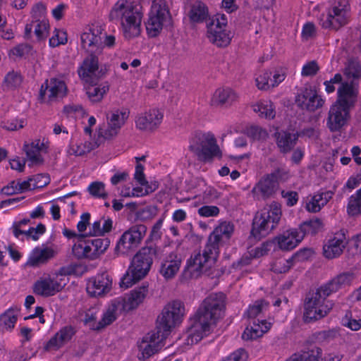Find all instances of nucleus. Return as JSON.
<instances>
[{"label": "nucleus", "instance_id": "obj_1", "mask_svg": "<svg viewBox=\"0 0 361 361\" xmlns=\"http://www.w3.org/2000/svg\"><path fill=\"white\" fill-rule=\"evenodd\" d=\"M226 308V297L221 293H212L202 302L194 322L187 331L185 342L192 345L208 335L216 322L223 317Z\"/></svg>", "mask_w": 361, "mask_h": 361}, {"label": "nucleus", "instance_id": "obj_2", "mask_svg": "<svg viewBox=\"0 0 361 361\" xmlns=\"http://www.w3.org/2000/svg\"><path fill=\"white\" fill-rule=\"evenodd\" d=\"M109 18L120 25L121 32L126 39H131L140 35L143 13L134 2L118 0L111 7Z\"/></svg>", "mask_w": 361, "mask_h": 361}, {"label": "nucleus", "instance_id": "obj_3", "mask_svg": "<svg viewBox=\"0 0 361 361\" xmlns=\"http://www.w3.org/2000/svg\"><path fill=\"white\" fill-rule=\"evenodd\" d=\"M337 94V100L331 106L326 121V126L331 132L339 131L348 124L357 92L353 84L343 82L339 86Z\"/></svg>", "mask_w": 361, "mask_h": 361}, {"label": "nucleus", "instance_id": "obj_4", "mask_svg": "<svg viewBox=\"0 0 361 361\" xmlns=\"http://www.w3.org/2000/svg\"><path fill=\"white\" fill-rule=\"evenodd\" d=\"M219 251L214 247L206 244L202 252L190 256L183 270L185 279H197L202 274H210L216 267Z\"/></svg>", "mask_w": 361, "mask_h": 361}, {"label": "nucleus", "instance_id": "obj_5", "mask_svg": "<svg viewBox=\"0 0 361 361\" xmlns=\"http://www.w3.org/2000/svg\"><path fill=\"white\" fill-rule=\"evenodd\" d=\"M152 264V257L149 250L142 249L133 258L130 266L121 278L120 286L127 289L138 281L143 279L149 272Z\"/></svg>", "mask_w": 361, "mask_h": 361}, {"label": "nucleus", "instance_id": "obj_6", "mask_svg": "<svg viewBox=\"0 0 361 361\" xmlns=\"http://www.w3.org/2000/svg\"><path fill=\"white\" fill-rule=\"evenodd\" d=\"M281 214V205L277 202H273L267 208H264L255 216L252 235L259 238L268 235L278 225Z\"/></svg>", "mask_w": 361, "mask_h": 361}, {"label": "nucleus", "instance_id": "obj_7", "mask_svg": "<svg viewBox=\"0 0 361 361\" xmlns=\"http://www.w3.org/2000/svg\"><path fill=\"white\" fill-rule=\"evenodd\" d=\"M350 17V6L348 0H334L326 13L319 18V24L324 29L338 30L345 25Z\"/></svg>", "mask_w": 361, "mask_h": 361}, {"label": "nucleus", "instance_id": "obj_8", "mask_svg": "<svg viewBox=\"0 0 361 361\" xmlns=\"http://www.w3.org/2000/svg\"><path fill=\"white\" fill-rule=\"evenodd\" d=\"M185 313V307L181 302L175 300L169 302L157 319L156 331L162 337L167 338L171 331L182 322Z\"/></svg>", "mask_w": 361, "mask_h": 361}, {"label": "nucleus", "instance_id": "obj_9", "mask_svg": "<svg viewBox=\"0 0 361 361\" xmlns=\"http://www.w3.org/2000/svg\"><path fill=\"white\" fill-rule=\"evenodd\" d=\"M328 296L320 287L306 299L304 311L306 322L320 319L329 314L333 307V302L326 299Z\"/></svg>", "mask_w": 361, "mask_h": 361}, {"label": "nucleus", "instance_id": "obj_10", "mask_svg": "<svg viewBox=\"0 0 361 361\" xmlns=\"http://www.w3.org/2000/svg\"><path fill=\"white\" fill-rule=\"evenodd\" d=\"M170 19V12L166 1L153 0L145 24L148 35L151 37H157L169 23Z\"/></svg>", "mask_w": 361, "mask_h": 361}, {"label": "nucleus", "instance_id": "obj_11", "mask_svg": "<svg viewBox=\"0 0 361 361\" xmlns=\"http://www.w3.org/2000/svg\"><path fill=\"white\" fill-rule=\"evenodd\" d=\"M190 149L204 162H210L215 157H221V152L211 133L198 134L190 141Z\"/></svg>", "mask_w": 361, "mask_h": 361}, {"label": "nucleus", "instance_id": "obj_12", "mask_svg": "<svg viewBox=\"0 0 361 361\" xmlns=\"http://www.w3.org/2000/svg\"><path fill=\"white\" fill-rule=\"evenodd\" d=\"M68 282V277L59 270L40 277L33 285V292L42 297H50L61 292Z\"/></svg>", "mask_w": 361, "mask_h": 361}, {"label": "nucleus", "instance_id": "obj_13", "mask_svg": "<svg viewBox=\"0 0 361 361\" xmlns=\"http://www.w3.org/2000/svg\"><path fill=\"white\" fill-rule=\"evenodd\" d=\"M147 233L142 224L134 225L126 230L118 240L115 250L117 255H128L135 250Z\"/></svg>", "mask_w": 361, "mask_h": 361}, {"label": "nucleus", "instance_id": "obj_14", "mask_svg": "<svg viewBox=\"0 0 361 361\" xmlns=\"http://www.w3.org/2000/svg\"><path fill=\"white\" fill-rule=\"evenodd\" d=\"M104 26L96 22L85 27L80 35L82 48L90 54H99L103 50Z\"/></svg>", "mask_w": 361, "mask_h": 361}, {"label": "nucleus", "instance_id": "obj_15", "mask_svg": "<svg viewBox=\"0 0 361 361\" xmlns=\"http://www.w3.org/2000/svg\"><path fill=\"white\" fill-rule=\"evenodd\" d=\"M285 173L284 169H278L262 177L252 189L253 197L258 200L271 197L278 189L279 181L284 180Z\"/></svg>", "mask_w": 361, "mask_h": 361}, {"label": "nucleus", "instance_id": "obj_16", "mask_svg": "<svg viewBox=\"0 0 361 361\" xmlns=\"http://www.w3.org/2000/svg\"><path fill=\"white\" fill-rule=\"evenodd\" d=\"M108 245L103 239H85L80 237L73 244L72 252L78 259H94L97 258L106 250Z\"/></svg>", "mask_w": 361, "mask_h": 361}, {"label": "nucleus", "instance_id": "obj_17", "mask_svg": "<svg viewBox=\"0 0 361 361\" xmlns=\"http://www.w3.org/2000/svg\"><path fill=\"white\" fill-rule=\"evenodd\" d=\"M286 77L284 67H272L259 71L255 77L256 86L259 90H268L277 87Z\"/></svg>", "mask_w": 361, "mask_h": 361}, {"label": "nucleus", "instance_id": "obj_18", "mask_svg": "<svg viewBox=\"0 0 361 361\" xmlns=\"http://www.w3.org/2000/svg\"><path fill=\"white\" fill-rule=\"evenodd\" d=\"M348 244L345 231L339 230L328 236L323 245V255L325 258L332 259L339 257Z\"/></svg>", "mask_w": 361, "mask_h": 361}, {"label": "nucleus", "instance_id": "obj_19", "mask_svg": "<svg viewBox=\"0 0 361 361\" xmlns=\"http://www.w3.org/2000/svg\"><path fill=\"white\" fill-rule=\"evenodd\" d=\"M67 86L64 80L59 78H52L47 80L40 89L39 97L43 102H51L65 97Z\"/></svg>", "mask_w": 361, "mask_h": 361}, {"label": "nucleus", "instance_id": "obj_20", "mask_svg": "<svg viewBox=\"0 0 361 361\" xmlns=\"http://www.w3.org/2000/svg\"><path fill=\"white\" fill-rule=\"evenodd\" d=\"M58 253L56 246L42 244L34 247L28 255L26 266L39 267L46 264Z\"/></svg>", "mask_w": 361, "mask_h": 361}, {"label": "nucleus", "instance_id": "obj_21", "mask_svg": "<svg viewBox=\"0 0 361 361\" xmlns=\"http://www.w3.org/2000/svg\"><path fill=\"white\" fill-rule=\"evenodd\" d=\"M157 331H151L145 335L139 345L138 358L147 360L157 353L164 345V341L166 338Z\"/></svg>", "mask_w": 361, "mask_h": 361}, {"label": "nucleus", "instance_id": "obj_22", "mask_svg": "<svg viewBox=\"0 0 361 361\" xmlns=\"http://www.w3.org/2000/svg\"><path fill=\"white\" fill-rule=\"evenodd\" d=\"M296 104L302 109L314 111L321 108L324 100L313 87H306L300 90L295 97Z\"/></svg>", "mask_w": 361, "mask_h": 361}, {"label": "nucleus", "instance_id": "obj_23", "mask_svg": "<svg viewBox=\"0 0 361 361\" xmlns=\"http://www.w3.org/2000/svg\"><path fill=\"white\" fill-rule=\"evenodd\" d=\"M148 285L142 284L123 296L115 299L119 301V305L123 312H129L135 310L144 302L148 294Z\"/></svg>", "mask_w": 361, "mask_h": 361}, {"label": "nucleus", "instance_id": "obj_24", "mask_svg": "<svg viewBox=\"0 0 361 361\" xmlns=\"http://www.w3.org/2000/svg\"><path fill=\"white\" fill-rule=\"evenodd\" d=\"M234 231L235 226L232 222L221 221L209 235L207 243L219 251V247L231 239Z\"/></svg>", "mask_w": 361, "mask_h": 361}, {"label": "nucleus", "instance_id": "obj_25", "mask_svg": "<svg viewBox=\"0 0 361 361\" xmlns=\"http://www.w3.org/2000/svg\"><path fill=\"white\" fill-rule=\"evenodd\" d=\"M164 118L163 112L158 109L138 114L135 122L136 128L143 131H153L159 127Z\"/></svg>", "mask_w": 361, "mask_h": 361}, {"label": "nucleus", "instance_id": "obj_26", "mask_svg": "<svg viewBox=\"0 0 361 361\" xmlns=\"http://www.w3.org/2000/svg\"><path fill=\"white\" fill-rule=\"evenodd\" d=\"M303 240V234L298 228H288L279 233L274 243L279 249L290 251L295 249Z\"/></svg>", "mask_w": 361, "mask_h": 361}, {"label": "nucleus", "instance_id": "obj_27", "mask_svg": "<svg viewBox=\"0 0 361 361\" xmlns=\"http://www.w3.org/2000/svg\"><path fill=\"white\" fill-rule=\"evenodd\" d=\"M96 54H90L82 63L78 69L80 78L87 83L93 82L100 78L99 61Z\"/></svg>", "mask_w": 361, "mask_h": 361}, {"label": "nucleus", "instance_id": "obj_28", "mask_svg": "<svg viewBox=\"0 0 361 361\" xmlns=\"http://www.w3.org/2000/svg\"><path fill=\"white\" fill-rule=\"evenodd\" d=\"M112 285V280L106 273L98 274L87 282V292L94 297L101 296L108 293Z\"/></svg>", "mask_w": 361, "mask_h": 361}, {"label": "nucleus", "instance_id": "obj_29", "mask_svg": "<svg viewBox=\"0 0 361 361\" xmlns=\"http://www.w3.org/2000/svg\"><path fill=\"white\" fill-rule=\"evenodd\" d=\"M75 334L71 326H64L58 331L48 341L44 343L43 349L47 352H55L66 345Z\"/></svg>", "mask_w": 361, "mask_h": 361}, {"label": "nucleus", "instance_id": "obj_30", "mask_svg": "<svg viewBox=\"0 0 361 361\" xmlns=\"http://www.w3.org/2000/svg\"><path fill=\"white\" fill-rule=\"evenodd\" d=\"M181 262L180 257L175 252L166 255L161 259L159 272L164 279L171 280L178 272Z\"/></svg>", "mask_w": 361, "mask_h": 361}, {"label": "nucleus", "instance_id": "obj_31", "mask_svg": "<svg viewBox=\"0 0 361 361\" xmlns=\"http://www.w3.org/2000/svg\"><path fill=\"white\" fill-rule=\"evenodd\" d=\"M355 279V275L350 271L343 272L334 277L330 282L321 286L325 295H331L340 289L350 286Z\"/></svg>", "mask_w": 361, "mask_h": 361}, {"label": "nucleus", "instance_id": "obj_32", "mask_svg": "<svg viewBox=\"0 0 361 361\" xmlns=\"http://www.w3.org/2000/svg\"><path fill=\"white\" fill-rule=\"evenodd\" d=\"M237 93L229 87L218 88L214 92L210 104L213 106L228 107L237 101Z\"/></svg>", "mask_w": 361, "mask_h": 361}, {"label": "nucleus", "instance_id": "obj_33", "mask_svg": "<svg viewBox=\"0 0 361 361\" xmlns=\"http://www.w3.org/2000/svg\"><path fill=\"white\" fill-rule=\"evenodd\" d=\"M331 197L332 192L330 191L309 195L303 200L304 207L309 212L317 213L327 204Z\"/></svg>", "mask_w": 361, "mask_h": 361}, {"label": "nucleus", "instance_id": "obj_34", "mask_svg": "<svg viewBox=\"0 0 361 361\" xmlns=\"http://www.w3.org/2000/svg\"><path fill=\"white\" fill-rule=\"evenodd\" d=\"M271 327V323L266 320H255L252 325L247 326L243 333L244 340H254L263 336Z\"/></svg>", "mask_w": 361, "mask_h": 361}, {"label": "nucleus", "instance_id": "obj_35", "mask_svg": "<svg viewBox=\"0 0 361 361\" xmlns=\"http://www.w3.org/2000/svg\"><path fill=\"white\" fill-rule=\"evenodd\" d=\"M122 312L123 310L119 305V301L115 298L112 300L106 306L102 319L99 321V330L112 324Z\"/></svg>", "mask_w": 361, "mask_h": 361}, {"label": "nucleus", "instance_id": "obj_36", "mask_svg": "<svg viewBox=\"0 0 361 361\" xmlns=\"http://www.w3.org/2000/svg\"><path fill=\"white\" fill-rule=\"evenodd\" d=\"M322 350L312 344L304 347L300 351L293 354L290 361H318L322 359Z\"/></svg>", "mask_w": 361, "mask_h": 361}, {"label": "nucleus", "instance_id": "obj_37", "mask_svg": "<svg viewBox=\"0 0 361 361\" xmlns=\"http://www.w3.org/2000/svg\"><path fill=\"white\" fill-rule=\"evenodd\" d=\"M207 37L209 42L218 47H226L231 41L232 33L228 29L207 30Z\"/></svg>", "mask_w": 361, "mask_h": 361}, {"label": "nucleus", "instance_id": "obj_38", "mask_svg": "<svg viewBox=\"0 0 361 361\" xmlns=\"http://www.w3.org/2000/svg\"><path fill=\"white\" fill-rule=\"evenodd\" d=\"M298 135L287 131H280L276 134V144L282 152H288L296 143Z\"/></svg>", "mask_w": 361, "mask_h": 361}, {"label": "nucleus", "instance_id": "obj_39", "mask_svg": "<svg viewBox=\"0 0 361 361\" xmlns=\"http://www.w3.org/2000/svg\"><path fill=\"white\" fill-rule=\"evenodd\" d=\"M45 149V145L39 140L32 142L30 145H25L27 157L32 164H41L43 161L42 152Z\"/></svg>", "mask_w": 361, "mask_h": 361}, {"label": "nucleus", "instance_id": "obj_40", "mask_svg": "<svg viewBox=\"0 0 361 361\" xmlns=\"http://www.w3.org/2000/svg\"><path fill=\"white\" fill-rule=\"evenodd\" d=\"M99 140H78L70 146V153L75 156H82L99 146Z\"/></svg>", "mask_w": 361, "mask_h": 361}, {"label": "nucleus", "instance_id": "obj_41", "mask_svg": "<svg viewBox=\"0 0 361 361\" xmlns=\"http://www.w3.org/2000/svg\"><path fill=\"white\" fill-rule=\"evenodd\" d=\"M130 115V111L126 108H116L111 110L106 115V121L111 122L119 129L126 124Z\"/></svg>", "mask_w": 361, "mask_h": 361}, {"label": "nucleus", "instance_id": "obj_42", "mask_svg": "<svg viewBox=\"0 0 361 361\" xmlns=\"http://www.w3.org/2000/svg\"><path fill=\"white\" fill-rule=\"evenodd\" d=\"M252 109L262 118L273 119L275 117V107L270 100L262 99L253 104Z\"/></svg>", "mask_w": 361, "mask_h": 361}, {"label": "nucleus", "instance_id": "obj_43", "mask_svg": "<svg viewBox=\"0 0 361 361\" xmlns=\"http://www.w3.org/2000/svg\"><path fill=\"white\" fill-rule=\"evenodd\" d=\"M113 221L109 218H102L98 221H95L91 226H90L88 234L92 236L104 235L110 232L112 229Z\"/></svg>", "mask_w": 361, "mask_h": 361}, {"label": "nucleus", "instance_id": "obj_44", "mask_svg": "<svg viewBox=\"0 0 361 361\" xmlns=\"http://www.w3.org/2000/svg\"><path fill=\"white\" fill-rule=\"evenodd\" d=\"M344 75L346 80L343 82L353 84L358 92L355 80L361 78V66L360 63L355 61H349L344 69Z\"/></svg>", "mask_w": 361, "mask_h": 361}, {"label": "nucleus", "instance_id": "obj_45", "mask_svg": "<svg viewBox=\"0 0 361 361\" xmlns=\"http://www.w3.org/2000/svg\"><path fill=\"white\" fill-rule=\"evenodd\" d=\"M116 126L108 121L106 125L100 126L97 130L98 140L111 141L114 140L121 131V129Z\"/></svg>", "mask_w": 361, "mask_h": 361}, {"label": "nucleus", "instance_id": "obj_46", "mask_svg": "<svg viewBox=\"0 0 361 361\" xmlns=\"http://www.w3.org/2000/svg\"><path fill=\"white\" fill-rule=\"evenodd\" d=\"M188 16L191 21L201 23L207 18L208 9L203 2L197 1L191 6Z\"/></svg>", "mask_w": 361, "mask_h": 361}, {"label": "nucleus", "instance_id": "obj_47", "mask_svg": "<svg viewBox=\"0 0 361 361\" xmlns=\"http://www.w3.org/2000/svg\"><path fill=\"white\" fill-rule=\"evenodd\" d=\"M109 86L107 83L90 85L87 87V94L92 102H101L104 95L109 92Z\"/></svg>", "mask_w": 361, "mask_h": 361}, {"label": "nucleus", "instance_id": "obj_48", "mask_svg": "<svg viewBox=\"0 0 361 361\" xmlns=\"http://www.w3.org/2000/svg\"><path fill=\"white\" fill-rule=\"evenodd\" d=\"M19 310L18 308H10L0 316V329L8 331L12 329L16 322Z\"/></svg>", "mask_w": 361, "mask_h": 361}, {"label": "nucleus", "instance_id": "obj_49", "mask_svg": "<svg viewBox=\"0 0 361 361\" xmlns=\"http://www.w3.org/2000/svg\"><path fill=\"white\" fill-rule=\"evenodd\" d=\"M99 313V308L92 307L84 311L80 314L81 319L84 324L92 330H99V322L97 321V316Z\"/></svg>", "mask_w": 361, "mask_h": 361}, {"label": "nucleus", "instance_id": "obj_50", "mask_svg": "<svg viewBox=\"0 0 361 361\" xmlns=\"http://www.w3.org/2000/svg\"><path fill=\"white\" fill-rule=\"evenodd\" d=\"M324 226L323 222L319 219H311L309 221L300 224L298 228L303 234V238L306 234H316L319 232Z\"/></svg>", "mask_w": 361, "mask_h": 361}, {"label": "nucleus", "instance_id": "obj_51", "mask_svg": "<svg viewBox=\"0 0 361 361\" xmlns=\"http://www.w3.org/2000/svg\"><path fill=\"white\" fill-rule=\"evenodd\" d=\"M347 211L351 216L361 214V188L350 197Z\"/></svg>", "mask_w": 361, "mask_h": 361}, {"label": "nucleus", "instance_id": "obj_52", "mask_svg": "<svg viewBox=\"0 0 361 361\" xmlns=\"http://www.w3.org/2000/svg\"><path fill=\"white\" fill-rule=\"evenodd\" d=\"M34 32L39 40L45 39L49 34L50 26L47 19L37 20L33 22Z\"/></svg>", "mask_w": 361, "mask_h": 361}, {"label": "nucleus", "instance_id": "obj_53", "mask_svg": "<svg viewBox=\"0 0 361 361\" xmlns=\"http://www.w3.org/2000/svg\"><path fill=\"white\" fill-rule=\"evenodd\" d=\"M158 188V183L156 181H151L150 183H146L140 186L135 187L132 189L133 197H142L145 196L154 190Z\"/></svg>", "mask_w": 361, "mask_h": 361}, {"label": "nucleus", "instance_id": "obj_54", "mask_svg": "<svg viewBox=\"0 0 361 361\" xmlns=\"http://www.w3.org/2000/svg\"><path fill=\"white\" fill-rule=\"evenodd\" d=\"M293 265V258H279L271 264V270L276 273H286Z\"/></svg>", "mask_w": 361, "mask_h": 361}, {"label": "nucleus", "instance_id": "obj_55", "mask_svg": "<svg viewBox=\"0 0 361 361\" xmlns=\"http://www.w3.org/2000/svg\"><path fill=\"white\" fill-rule=\"evenodd\" d=\"M22 82L20 75L13 71H9L4 77L3 86L6 89H13L18 87Z\"/></svg>", "mask_w": 361, "mask_h": 361}, {"label": "nucleus", "instance_id": "obj_56", "mask_svg": "<svg viewBox=\"0 0 361 361\" xmlns=\"http://www.w3.org/2000/svg\"><path fill=\"white\" fill-rule=\"evenodd\" d=\"M228 29V18L225 14L217 13L207 25V30Z\"/></svg>", "mask_w": 361, "mask_h": 361}, {"label": "nucleus", "instance_id": "obj_57", "mask_svg": "<svg viewBox=\"0 0 361 361\" xmlns=\"http://www.w3.org/2000/svg\"><path fill=\"white\" fill-rule=\"evenodd\" d=\"M68 41L67 33L62 29L56 28L53 32V35L49 39V46L56 47L61 44H65Z\"/></svg>", "mask_w": 361, "mask_h": 361}, {"label": "nucleus", "instance_id": "obj_58", "mask_svg": "<svg viewBox=\"0 0 361 361\" xmlns=\"http://www.w3.org/2000/svg\"><path fill=\"white\" fill-rule=\"evenodd\" d=\"M63 113L75 118H83L87 115L85 109L80 104H71L64 106Z\"/></svg>", "mask_w": 361, "mask_h": 361}, {"label": "nucleus", "instance_id": "obj_59", "mask_svg": "<svg viewBox=\"0 0 361 361\" xmlns=\"http://www.w3.org/2000/svg\"><path fill=\"white\" fill-rule=\"evenodd\" d=\"M25 125L23 119L10 118L4 119L0 121V127L6 130H18L23 128Z\"/></svg>", "mask_w": 361, "mask_h": 361}, {"label": "nucleus", "instance_id": "obj_60", "mask_svg": "<svg viewBox=\"0 0 361 361\" xmlns=\"http://www.w3.org/2000/svg\"><path fill=\"white\" fill-rule=\"evenodd\" d=\"M247 137L253 140L263 141L268 137V133L266 130L259 126H251L246 130Z\"/></svg>", "mask_w": 361, "mask_h": 361}, {"label": "nucleus", "instance_id": "obj_61", "mask_svg": "<svg viewBox=\"0 0 361 361\" xmlns=\"http://www.w3.org/2000/svg\"><path fill=\"white\" fill-rule=\"evenodd\" d=\"M268 303L264 300L255 302L253 305H250L246 313L248 317H255L267 310Z\"/></svg>", "mask_w": 361, "mask_h": 361}, {"label": "nucleus", "instance_id": "obj_62", "mask_svg": "<svg viewBox=\"0 0 361 361\" xmlns=\"http://www.w3.org/2000/svg\"><path fill=\"white\" fill-rule=\"evenodd\" d=\"M342 324L352 331H358L361 329V318L354 317L350 313L346 314L342 319Z\"/></svg>", "mask_w": 361, "mask_h": 361}, {"label": "nucleus", "instance_id": "obj_63", "mask_svg": "<svg viewBox=\"0 0 361 361\" xmlns=\"http://www.w3.org/2000/svg\"><path fill=\"white\" fill-rule=\"evenodd\" d=\"M90 193L98 198H106L107 193L105 190V185L102 182H93L88 186Z\"/></svg>", "mask_w": 361, "mask_h": 361}, {"label": "nucleus", "instance_id": "obj_64", "mask_svg": "<svg viewBox=\"0 0 361 361\" xmlns=\"http://www.w3.org/2000/svg\"><path fill=\"white\" fill-rule=\"evenodd\" d=\"M319 71V66L316 61L306 62L301 71V75L303 77H312L315 75Z\"/></svg>", "mask_w": 361, "mask_h": 361}]
</instances>
